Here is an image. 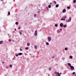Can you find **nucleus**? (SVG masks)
<instances>
[{"label":"nucleus","mask_w":76,"mask_h":76,"mask_svg":"<svg viewBox=\"0 0 76 76\" xmlns=\"http://www.w3.org/2000/svg\"><path fill=\"white\" fill-rule=\"evenodd\" d=\"M55 73L56 74V76H60V74L59 73H58V72H55Z\"/></svg>","instance_id":"obj_1"},{"label":"nucleus","mask_w":76,"mask_h":76,"mask_svg":"<svg viewBox=\"0 0 76 76\" xmlns=\"http://www.w3.org/2000/svg\"><path fill=\"white\" fill-rule=\"evenodd\" d=\"M37 31L36 30L34 33V35L35 36H37Z\"/></svg>","instance_id":"obj_2"},{"label":"nucleus","mask_w":76,"mask_h":76,"mask_svg":"<svg viewBox=\"0 0 76 76\" xmlns=\"http://www.w3.org/2000/svg\"><path fill=\"white\" fill-rule=\"evenodd\" d=\"M48 41H49V42H50V41H51V37H49L48 38Z\"/></svg>","instance_id":"obj_3"},{"label":"nucleus","mask_w":76,"mask_h":76,"mask_svg":"<svg viewBox=\"0 0 76 76\" xmlns=\"http://www.w3.org/2000/svg\"><path fill=\"white\" fill-rule=\"evenodd\" d=\"M70 67L71 70H73L74 69V67L73 66H70Z\"/></svg>","instance_id":"obj_4"},{"label":"nucleus","mask_w":76,"mask_h":76,"mask_svg":"<svg viewBox=\"0 0 76 76\" xmlns=\"http://www.w3.org/2000/svg\"><path fill=\"white\" fill-rule=\"evenodd\" d=\"M60 26H61V27H63V24L62 23H61L60 24Z\"/></svg>","instance_id":"obj_5"},{"label":"nucleus","mask_w":76,"mask_h":76,"mask_svg":"<svg viewBox=\"0 0 76 76\" xmlns=\"http://www.w3.org/2000/svg\"><path fill=\"white\" fill-rule=\"evenodd\" d=\"M66 10L64 9L63 10V13H65V12H66Z\"/></svg>","instance_id":"obj_6"},{"label":"nucleus","mask_w":76,"mask_h":76,"mask_svg":"<svg viewBox=\"0 0 76 76\" xmlns=\"http://www.w3.org/2000/svg\"><path fill=\"white\" fill-rule=\"evenodd\" d=\"M3 41H0V44H3Z\"/></svg>","instance_id":"obj_7"},{"label":"nucleus","mask_w":76,"mask_h":76,"mask_svg":"<svg viewBox=\"0 0 76 76\" xmlns=\"http://www.w3.org/2000/svg\"><path fill=\"white\" fill-rule=\"evenodd\" d=\"M67 26V25H63V27L64 28H66Z\"/></svg>","instance_id":"obj_8"},{"label":"nucleus","mask_w":76,"mask_h":76,"mask_svg":"<svg viewBox=\"0 0 76 76\" xmlns=\"http://www.w3.org/2000/svg\"><path fill=\"white\" fill-rule=\"evenodd\" d=\"M22 53H19L18 54V55L19 56H21V55H22Z\"/></svg>","instance_id":"obj_9"},{"label":"nucleus","mask_w":76,"mask_h":76,"mask_svg":"<svg viewBox=\"0 0 76 76\" xmlns=\"http://www.w3.org/2000/svg\"><path fill=\"white\" fill-rule=\"evenodd\" d=\"M68 65L70 67L71 66V64L70 63H68Z\"/></svg>","instance_id":"obj_10"},{"label":"nucleus","mask_w":76,"mask_h":76,"mask_svg":"<svg viewBox=\"0 0 76 76\" xmlns=\"http://www.w3.org/2000/svg\"><path fill=\"white\" fill-rule=\"evenodd\" d=\"M53 3H54L55 4H57V2H56V1H53Z\"/></svg>","instance_id":"obj_11"},{"label":"nucleus","mask_w":76,"mask_h":76,"mask_svg":"<svg viewBox=\"0 0 76 76\" xmlns=\"http://www.w3.org/2000/svg\"><path fill=\"white\" fill-rule=\"evenodd\" d=\"M59 6V5L58 4H57L56 5V7H58Z\"/></svg>","instance_id":"obj_12"},{"label":"nucleus","mask_w":76,"mask_h":76,"mask_svg":"<svg viewBox=\"0 0 76 76\" xmlns=\"http://www.w3.org/2000/svg\"><path fill=\"white\" fill-rule=\"evenodd\" d=\"M25 49L26 50H28V49H29V48H28V47H26L25 48Z\"/></svg>","instance_id":"obj_13"},{"label":"nucleus","mask_w":76,"mask_h":76,"mask_svg":"<svg viewBox=\"0 0 76 76\" xmlns=\"http://www.w3.org/2000/svg\"><path fill=\"white\" fill-rule=\"evenodd\" d=\"M48 7L49 8H51V5H49Z\"/></svg>","instance_id":"obj_14"},{"label":"nucleus","mask_w":76,"mask_h":76,"mask_svg":"<svg viewBox=\"0 0 76 76\" xmlns=\"http://www.w3.org/2000/svg\"><path fill=\"white\" fill-rule=\"evenodd\" d=\"M8 15H10V13L9 11L8 12Z\"/></svg>","instance_id":"obj_15"},{"label":"nucleus","mask_w":76,"mask_h":76,"mask_svg":"<svg viewBox=\"0 0 76 76\" xmlns=\"http://www.w3.org/2000/svg\"><path fill=\"white\" fill-rule=\"evenodd\" d=\"M46 45H49V43H48V42H47L46 43Z\"/></svg>","instance_id":"obj_16"},{"label":"nucleus","mask_w":76,"mask_h":76,"mask_svg":"<svg viewBox=\"0 0 76 76\" xmlns=\"http://www.w3.org/2000/svg\"><path fill=\"white\" fill-rule=\"evenodd\" d=\"M67 8L68 9H70V7L69 6H68Z\"/></svg>","instance_id":"obj_17"},{"label":"nucleus","mask_w":76,"mask_h":76,"mask_svg":"<svg viewBox=\"0 0 76 76\" xmlns=\"http://www.w3.org/2000/svg\"><path fill=\"white\" fill-rule=\"evenodd\" d=\"M58 26V25H57V24H56L55 25V26H56V27H57Z\"/></svg>","instance_id":"obj_18"},{"label":"nucleus","mask_w":76,"mask_h":76,"mask_svg":"<svg viewBox=\"0 0 76 76\" xmlns=\"http://www.w3.org/2000/svg\"><path fill=\"white\" fill-rule=\"evenodd\" d=\"M34 48L36 49H37V46H35Z\"/></svg>","instance_id":"obj_19"},{"label":"nucleus","mask_w":76,"mask_h":76,"mask_svg":"<svg viewBox=\"0 0 76 76\" xmlns=\"http://www.w3.org/2000/svg\"><path fill=\"white\" fill-rule=\"evenodd\" d=\"M71 19H69L68 20V22H69L71 21Z\"/></svg>","instance_id":"obj_20"},{"label":"nucleus","mask_w":76,"mask_h":76,"mask_svg":"<svg viewBox=\"0 0 76 76\" xmlns=\"http://www.w3.org/2000/svg\"><path fill=\"white\" fill-rule=\"evenodd\" d=\"M27 45L28 46H29L30 45V44L29 43H27Z\"/></svg>","instance_id":"obj_21"},{"label":"nucleus","mask_w":76,"mask_h":76,"mask_svg":"<svg viewBox=\"0 0 76 76\" xmlns=\"http://www.w3.org/2000/svg\"><path fill=\"white\" fill-rule=\"evenodd\" d=\"M73 3H76V0H74L73 1Z\"/></svg>","instance_id":"obj_22"},{"label":"nucleus","mask_w":76,"mask_h":76,"mask_svg":"<svg viewBox=\"0 0 76 76\" xmlns=\"http://www.w3.org/2000/svg\"><path fill=\"white\" fill-rule=\"evenodd\" d=\"M46 9L48 10H49L48 8V7H46Z\"/></svg>","instance_id":"obj_23"},{"label":"nucleus","mask_w":76,"mask_h":76,"mask_svg":"<svg viewBox=\"0 0 76 76\" xmlns=\"http://www.w3.org/2000/svg\"><path fill=\"white\" fill-rule=\"evenodd\" d=\"M15 24H16V25H18V22H16L15 23Z\"/></svg>","instance_id":"obj_24"},{"label":"nucleus","mask_w":76,"mask_h":76,"mask_svg":"<svg viewBox=\"0 0 76 76\" xmlns=\"http://www.w3.org/2000/svg\"><path fill=\"white\" fill-rule=\"evenodd\" d=\"M69 58H72V56H69Z\"/></svg>","instance_id":"obj_25"},{"label":"nucleus","mask_w":76,"mask_h":76,"mask_svg":"<svg viewBox=\"0 0 76 76\" xmlns=\"http://www.w3.org/2000/svg\"><path fill=\"white\" fill-rule=\"evenodd\" d=\"M10 67H12V65H10Z\"/></svg>","instance_id":"obj_26"},{"label":"nucleus","mask_w":76,"mask_h":76,"mask_svg":"<svg viewBox=\"0 0 76 76\" xmlns=\"http://www.w3.org/2000/svg\"><path fill=\"white\" fill-rule=\"evenodd\" d=\"M34 17H36V16H37V14H34Z\"/></svg>","instance_id":"obj_27"},{"label":"nucleus","mask_w":76,"mask_h":76,"mask_svg":"<svg viewBox=\"0 0 76 76\" xmlns=\"http://www.w3.org/2000/svg\"><path fill=\"white\" fill-rule=\"evenodd\" d=\"M65 50H67V48H66L65 49Z\"/></svg>","instance_id":"obj_28"},{"label":"nucleus","mask_w":76,"mask_h":76,"mask_svg":"<svg viewBox=\"0 0 76 76\" xmlns=\"http://www.w3.org/2000/svg\"><path fill=\"white\" fill-rule=\"evenodd\" d=\"M49 70H51V68H49Z\"/></svg>","instance_id":"obj_29"},{"label":"nucleus","mask_w":76,"mask_h":76,"mask_svg":"<svg viewBox=\"0 0 76 76\" xmlns=\"http://www.w3.org/2000/svg\"><path fill=\"white\" fill-rule=\"evenodd\" d=\"M9 41L10 42V41H11V39H9Z\"/></svg>","instance_id":"obj_30"},{"label":"nucleus","mask_w":76,"mask_h":76,"mask_svg":"<svg viewBox=\"0 0 76 76\" xmlns=\"http://www.w3.org/2000/svg\"><path fill=\"white\" fill-rule=\"evenodd\" d=\"M20 51H22V49H21V48H20Z\"/></svg>","instance_id":"obj_31"},{"label":"nucleus","mask_w":76,"mask_h":76,"mask_svg":"<svg viewBox=\"0 0 76 76\" xmlns=\"http://www.w3.org/2000/svg\"><path fill=\"white\" fill-rule=\"evenodd\" d=\"M75 74V72H73L72 73V74H73V75H74V74Z\"/></svg>","instance_id":"obj_32"},{"label":"nucleus","mask_w":76,"mask_h":76,"mask_svg":"<svg viewBox=\"0 0 76 76\" xmlns=\"http://www.w3.org/2000/svg\"><path fill=\"white\" fill-rule=\"evenodd\" d=\"M18 29H20V27H18Z\"/></svg>","instance_id":"obj_33"},{"label":"nucleus","mask_w":76,"mask_h":76,"mask_svg":"<svg viewBox=\"0 0 76 76\" xmlns=\"http://www.w3.org/2000/svg\"><path fill=\"white\" fill-rule=\"evenodd\" d=\"M66 18H67V17L66 16H65L64 17L65 19H66Z\"/></svg>","instance_id":"obj_34"},{"label":"nucleus","mask_w":76,"mask_h":76,"mask_svg":"<svg viewBox=\"0 0 76 76\" xmlns=\"http://www.w3.org/2000/svg\"><path fill=\"white\" fill-rule=\"evenodd\" d=\"M20 35H22V32H20Z\"/></svg>","instance_id":"obj_35"},{"label":"nucleus","mask_w":76,"mask_h":76,"mask_svg":"<svg viewBox=\"0 0 76 76\" xmlns=\"http://www.w3.org/2000/svg\"><path fill=\"white\" fill-rule=\"evenodd\" d=\"M16 57H18V55H16Z\"/></svg>","instance_id":"obj_36"},{"label":"nucleus","mask_w":76,"mask_h":76,"mask_svg":"<svg viewBox=\"0 0 76 76\" xmlns=\"http://www.w3.org/2000/svg\"><path fill=\"white\" fill-rule=\"evenodd\" d=\"M60 31H62V28H61L60 29Z\"/></svg>","instance_id":"obj_37"},{"label":"nucleus","mask_w":76,"mask_h":76,"mask_svg":"<svg viewBox=\"0 0 76 76\" xmlns=\"http://www.w3.org/2000/svg\"><path fill=\"white\" fill-rule=\"evenodd\" d=\"M61 20H63V19L61 18Z\"/></svg>","instance_id":"obj_38"},{"label":"nucleus","mask_w":76,"mask_h":76,"mask_svg":"<svg viewBox=\"0 0 76 76\" xmlns=\"http://www.w3.org/2000/svg\"><path fill=\"white\" fill-rule=\"evenodd\" d=\"M75 8H76V5H75Z\"/></svg>","instance_id":"obj_39"},{"label":"nucleus","mask_w":76,"mask_h":76,"mask_svg":"<svg viewBox=\"0 0 76 76\" xmlns=\"http://www.w3.org/2000/svg\"><path fill=\"white\" fill-rule=\"evenodd\" d=\"M37 13H39V11H38V12H37Z\"/></svg>","instance_id":"obj_40"},{"label":"nucleus","mask_w":76,"mask_h":76,"mask_svg":"<svg viewBox=\"0 0 76 76\" xmlns=\"http://www.w3.org/2000/svg\"><path fill=\"white\" fill-rule=\"evenodd\" d=\"M54 58V56H53L52 58Z\"/></svg>","instance_id":"obj_41"},{"label":"nucleus","mask_w":76,"mask_h":76,"mask_svg":"<svg viewBox=\"0 0 76 76\" xmlns=\"http://www.w3.org/2000/svg\"><path fill=\"white\" fill-rule=\"evenodd\" d=\"M15 31H16V29L15 28Z\"/></svg>","instance_id":"obj_42"},{"label":"nucleus","mask_w":76,"mask_h":76,"mask_svg":"<svg viewBox=\"0 0 76 76\" xmlns=\"http://www.w3.org/2000/svg\"><path fill=\"white\" fill-rule=\"evenodd\" d=\"M2 63H3H3H4V62H2Z\"/></svg>","instance_id":"obj_43"},{"label":"nucleus","mask_w":76,"mask_h":76,"mask_svg":"<svg viewBox=\"0 0 76 76\" xmlns=\"http://www.w3.org/2000/svg\"><path fill=\"white\" fill-rule=\"evenodd\" d=\"M63 20H65V19H63Z\"/></svg>","instance_id":"obj_44"},{"label":"nucleus","mask_w":76,"mask_h":76,"mask_svg":"<svg viewBox=\"0 0 76 76\" xmlns=\"http://www.w3.org/2000/svg\"><path fill=\"white\" fill-rule=\"evenodd\" d=\"M60 74L61 75V73H60Z\"/></svg>","instance_id":"obj_45"},{"label":"nucleus","mask_w":76,"mask_h":76,"mask_svg":"<svg viewBox=\"0 0 76 76\" xmlns=\"http://www.w3.org/2000/svg\"><path fill=\"white\" fill-rule=\"evenodd\" d=\"M56 17H58V16L57 15H56Z\"/></svg>","instance_id":"obj_46"},{"label":"nucleus","mask_w":76,"mask_h":76,"mask_svg":"<svg viewBox=\"0 0 76 76\" xmlns=\"http://www.w3.org/2000/svg\"><path fill=\"white\" fill-rule=\"evenodd\" d=\"M50 4H51V3H50Z\"/></svg>","instance_id":"obj_47"},{"label":"nucleus","mask_w":76,"mask_h":76,"mask_svg":"<svg viewBox=\"0 0 76 76\" xmlns=\"http://www.w3.org/2000/svg\"><path fill=\"white\" fill-rule=\"evenodd\" d=\"M14 32H15V31H14Z\"/></svg>","instance_id":"obj_48"},{"label":"nucleus","mask_w":76,"mask_h":76,"mask_svg":"<svg viewBox=\"0 0 76 76\" xmlns=\"http://www.w3.org/2000/svg\"><path fill=\"white\" fill-rule=\"evenodd\" d=\"M7 68H8V67H7Z\"/></svg>","instance_id":"obj_49"},{"label":"nucleus","mask_w":76,"mask_h":76,"mask_svg":"<svg viewBox=\"0 0 76 76\" xmlns=\"http://www.w3.org/2000/svg\"><path fill=\"white\" fill-rule=\"evenodd\" d=\"M13 41H14V40H13Z\"/></svg>","instance_id":"obj_50"},{"label":"nucleus","mask_w":76,"mask_h":76,"mask_svg":"<svg viewBox=\"0 0 76 76\" xmlns=\"http://www.w3.org/2000/svg\"><path fill=\"white\" fill-rule=\"evenodd\" d=\"M13 41H14V40H13Z\"/></svg>","instance_id":"obj_51"}]
</instances>
